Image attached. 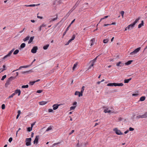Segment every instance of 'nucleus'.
<instances>
[{"instance_id": "423d86ee", "label": "nucleus", "mask_w": 147, "mask_h": 147, "mask_svg": "<svg viewBox=\"0 0 147 147\" xmlns=\"http://www.w3.org/2000/svg\"><path fill=\"white\" fill-rule=\"evenodd\" d=\"M98 56H97L95 58H94L93 60H92L90 62L91 63V64L90 66L88 68V69H91V67H92L94 65V63L96 62L97 57Z\"/></svg>"}, {"instance_id": "a18cd8bd", "label": "nucleus", "mask_w": 147, "mask_h": 147, "mask_svg": "<svg viewBox=\"0 0 147 147\" xmlns=\"http://www.w3.org/2000/svg\"><path fill=\"white\" fill-rule=\"evenodd\" d=\"M124 12L123 11H121V13H120L121 16H122V18H123V15H124Z\"/></svg>"}, {"instance_id": "e433bc0d", "label": "nucleus", "mask_w": 147, "mask_h": 147, "mask_svg": "<svg viewBox=\"0 0 147 147\" xmlns=\"http://www.w3.org/2000/svg\"><path fill=\"white\" fill-rule=\"evenodd\" d=\"M60 142H58V143H55L54 144L52 145V146L51 147H54L56 145L59 144H60Z\"/></svg>"}, {"instance_id": "6e6552de", "label": "nucleus", "mask_w": 147, "mask_h": 147, "mask_svg": "<svg viewBox=\"0 0 147 147\" xmlns=\"http://www.w3.org/2000/svg\"><path fill=\"white\" fill-rule=\"evenodd\" d=\"M113 131L115 132L116 134L118 135L123 134L121 133L120 130H118L117 128H115L114 129Z\"/></svg>"}, {"instance_id": "4be33fe9", "label": "nucleus", "mask_w": 147, "mask_h": 147, "mask_svg": "<svg viewBox=\"0 0 147 147\" xmlns=\"http://www.w3.org/2000/svg\"><path fill=\"white\" fill-rule=\"evenodd\" d=\"M146 97L144 96H142L140 98V100L141 101H144L145 100Z\"/></svg>"}, {"instance_id": "aec40b11", "label": "nucleus", "mask_w": 147, "mask_h": 147, "mask_svg": "<svg viewBox=\"0 0 147 147\" xmlns=\"http://www.w3.org/2000/svg\"><path fill=\"white\" fill-rule=\"evenodd\" d=\"M107 86H115V83H109L107 84Z\"/></svg>"}, {"instance_id": "473e14b6", "label": "nucleus", "mask_w": 147, "mask_h": 147, "mask_svg": "<svg viewBox=\"0 0 147 147\" xmlns=\"http://www.w3.org/2000/svg\"><path fill=\"white\" fill-rule=\"evenodd\" d=\"M28 85H23L22 86V88H28Z\"/></svg>"}, {"instance_id": "49530a36", "label": "nucleus", "mask_w": 147, "mask_h": 147, "mask_svg": "<svg viewBox=\"0 0 147 147\" xmlns=\"http://www.w3.org/2000/svg\"><path fill=\"white\" fill-rule=\"evenodd\" d=\"M77 64H74V66L72 68V69L73 70H74L75 69V67H76V66H77Z\"/></svg>"}, {"instance_id": "bb28decb", "label": "nucleus", "mask_w": 147, "mask_h": 147, "mask_svg": "<svg viewBox=\"0 0 147 147\" xmlns=\"http://www.w3.org/2000/svg\"><path fill=\"white\" fill-rule=\"evenodd\" d=\"M30 38V37L29 36H27L23 40L25 42L28 40H29V38Z\"/></svg>"}, {"instance_id": "052dcab7", "label": "nucleus", "mask_w": 147, "mask_h": 147, "mask_svg": "<svg viewBox=\"0 0 147 147\" xmlns=\"http://www.w3.org/2000/svg\"><path fill=\"white\" fill-rule=\"evenodd\" d=\"M74 10H73V9H72L68 13V14L69 13V14L68 15H69V14H70V13H71L72 11Z\"/></svg>"}, {"instance_id": "f3484780", "label": "nucleus", "mask_w": 147, "mask_h": 147, "mask_svg": "<svg viewBox=\"0 0 147 147\" xmlns=\"http://www.w3.org/2000/svg\"><path fill=\"white\" fill-rule=\"evenodd\" d=\"M144 21L143 20H142L141 22V23L139 24L138 26V28H140L141 27L144 25Z\"/></svg>"}, {"instance_id": "c9c22d12", "label": "nucleus", "mask_w": 147, "mask_h": 147, "mask_svg": "<svg viewBox=\"0 0 147 147\" xmlns=\"http://www.w3.org/2000/svg\"><path fill=\"white\" fill-rule=\"evenodd\" d=\"M30 71L31 70H29V71H22L21 72V73L22 74H23L26 73H29V72H31Z\"/></svg>"}, {"instance_id": "ea45409f", "label": "nucleus", "mask_w": 147, "mask_h": 147, "mask_svg": "<svg viewBox=\"0 0 147 147\" xmlns=\"http://www.w3.org/2000/svg\"><path fill=\"white\" fill-rule=\"evenodd\" d=\"M78 95L79 97L82 96L83 95V93L81 92H79V93H78Z\"/></svg>"}, {"instance_id": "c03bdc74", "label": "nucleus", "mask_w": 147, "mask_h": 147, "mask_svg": "<svg viewBox=\"0 0 147 147\" xmlns=\"http://www.w3.org/2000/svg\"><path fill=\"white\" fill-rule=\"evenodd\" d=\"M78 4H77V3H76L75 4V5L72 8L73 9V10H74L76 7L78 6Z\"/></svg>"}, {"instance_id": "ddd939ff", "label": "nucleus", "mask_w": 147, "mask_h": 147, "mask_svg": "<svg viewBox=\"0 0 147 147\" xmlns=\"http://www.w3.org/2000/svg\"><path fill=\"white\" fill-rule=\"evenodd\" d=\"M124 64L122 63L121 61H119L118 63H117L116 64L117 66H123L124 65Z\"/></svg>"}, {"instance_id": "69168bd1", "label": "nucleus", "mask_w": 147, "mask_h": 147, "mask_svg": "<svg viewBox=\"0 0 147 147\" xmlns=\"http://www.w3.org/2000/svg\"><path fill=\"white\" fill-rule=\"evenodd\" d=\"M35 122H36L31 124V127H32V128L33 126L34 125Z\"/></svg>"}, {"instance_id": "680f3d73", "label": "nucleus", "mask_w": 147, "mask_h": 147, "mask_svg": "<svg viewBox=\"0 0 147 147\" xmlns=\"http://www.w3.org/2000/svg\"><path fill=\"white\" fill-rule=\"evenodd\" d=\"M126 29H127L128 30H131V27L130 26H129V25H128Z\"/></svg>"}, {"instance_id": "2eb2a0df", "label": "nucleus", "mask_w": 147, "mask_h": 147, "mask_svg": "<svg viewBox=\"0 0 147 147\" xmlns=\"http://www.w3.org/2000/svg\"><path fill=\"white\" fill-rule=\"evenodd\" d=\"M34 36H31L30 38V39L28 42V44L30 43L34 39Z\"/></svg>"}, {"instance_id": "a878e982", "label": "nucleus", "mask_w": 147, "mask_h": 147, "mask_svg": "<svg viewBox=\"0 0 147 147\" xmlns=\"http://www.w3.org/2000/svg\"><path fill=\"white\" fill-rule=\"evenodd\" d=\"M19 52V50L18 49L16 50L13 53V54L14 55L17 54Z\"/></svg>"}, {"instance_id": "79ce46f5", "label": "nucleus", "mask_w": 147, "mask_h": 147, "mask_svg": "<svg viewBox=\"0 0 147 147\" xmlns=\"http://www.w3.org/2000/svg\"><path fill=\"white\" fill-rule=\"evenodd\" d=\"M85 87L83 86L82 87V89H81V90L80 91V92H81L83 93V92H84V88Z\"/></svg>"}, {"instance_id": "bf43d9fd", "label": "nucleus", "mask_w": 147, "mask_h": 147, "mask_svg": "<svg viewBox=\"0 0 147 147\" xmlns=\"http://www.w3.org/2000/svg\"><path fill=\"white\" fill-rule=\"evenodd\" d=\"M79 93V92L76 91L75 93V95H78Z\"/></svg>"}, {"instance_id": "09e8293b", "label": "nucleus", "mask_w": 147, "mask_h": 147, "mask_svg": "<svg viewBox=\"0 0 147 147\" xmlns=\"http://www.w3.org/2000/svg\"><path fill=\"white\" fill-rule=\"evenodd\" d=\"M12 140H13V139H12V138H11V137L9 139V140H8V141H9V142L10 143L12 141Z\"/></svg>"}, {"instance_id": "1a4fd4ad", "label": "nucleus", "mask_w": 147, "mask_h": 147, "mask_svg": "<svg viewBox=\"0 0 147 147\" xmlns=\"http://www.w3.org/2000/svg\"><path fill=\"white\" fill-rule=\"evenodd\" d=\"M38 48L37 46H34L31 50V52L33 53H35L36 52Z\"/></svg>"}, {"instance_id": "37998d69", "label": "nucleus", "mask_w": 147, "mask_h": 147, "mask_svg": "<svg viewBox=\"0 0 147 147\" xmlns=\"http://www.w3.org/2000/svg\"><path fill=\"white\" fill-rule=\"evenodd\" d=\"M75 38V35L74 34L73 35L71 38V39L72 40H73Z\"/></svg>"}, {"instance_id": "58836bf2", "label": "nucleus", "mask_w": 147, "mask_h": 147, "mask_svg": "<svg viewBox=\"0 0 147 147\" xmlns=\"http://www.w3.org/2000/svg\"><path fill=\"white\" fill-rule=\"evenodd\" d=\"M6 75H5L3 76H2V77L1 79V80H4V79L6 78Z\"/></svg>"}, {"instance_id": "0e129e2a", "label": "nucleus", "mask_w": 147, "mask_h": 147, "mask_svg": "<svg viewBox=\"0 0 147 147\" xmlns=\"http://www.w3.org/2000/svg\"><path fill=\"white\" fill-rule=\"evenodd\" d=\"M31 65H26L25 66H23V68H27L28 67L30 66Z\"/></svg>"}, {"instance_id": "72a5a7b5", "label": "nucleus", "mask_w": 147, "mask_h": 147, "mask_svg": "<svg viewBox=\"0 0 147 147\" xmlns=\"http://www.w3.org/2000/svg\"><path fill=\"white\" fill-rule=\"evenodd\" d=\"M52 129V128L51 126L49 127L47 129L46 131H48L50 130H51Z\"/></svg>"}, {"instance_id": "4d7b16f0", "label": "nucleus", "mask_w": 147, "mask_h": 147, "mask_svg": "<svg viewBox=\"0 0 147 147\" xmlns=\"http://www.w3.org/2000/svg\"><path fill=\"white\" fill-rule=\"evenodd\" d=\"M42 28V26L41 25L39 27V30H38L39 31H40L41 30Z\"/></svg>"}, {"instance_id": "4c0bfd02", "label": "nucleus", "mask_w": 147, "mask_h": 147, "mask_svg": "<svg viewBox=\"0 0 147 147\" xmlns=\"http://www.w3.org/2000/svg\"><path fill=\"white\" fill-rule=\"evenodd\" d=\"M76 107V106H72L70 107V110H74L75 109Z\"/></svg>"}, {"instance_id": "f257e3e1", "label": "nucleus", "mask_w": 147, "mask_h": 147, "mask_svg": "<svg viewBox=\"0 0 147 147\" xmlns=\"http://www.w3.org/2000/svg\"><path fill=\"white\" fill-rule=\"evenodd\" d=\"M15 77L11 76L6 81V83L5 84V87L7 88L8 86L10 84V82L11 81L15 79Z\"/></svg>"}, {"instance_id": "6ab92c4d", "label": "nucleus", "mask_w": 147, "mask_h": 147, "mask_svg": "<svg viewBox=\"0 0 147 147\" xmlns=\"http://www.w3.org/2000/svg\"><path fill=\"white\" fill-rule=\"evenodd\" d=\"M123 84L122 83H115V86H122Z\"/></svg>"}, {"instance_id": "dca6fc26", "label": "nucleus", "mask_w": 147, "mask_h": 147, "mask_svg": "<svg viewBox=\"0 0 147 147\" xmlns=\"http://www.w3.org/2000/svg\"><path fill=\"white\" fill-rule=\"evenodd\" d=\"M94 41L95 39L94 38L91 39V40H90V42H91L90 45L91 46H92L94 44Z\"/></svg>"}, {"instance_id": "2f4dec72", "label": "nucleus", "mask_w": 147, "mask_h": 147, "mask_svg": "<svg viewBox=\"0 0 147 147\" xmlns=\"http://www.w3.org/2000/svg\"><path fill=\"white\" fill-rule=\"evenodd\" d=\"M14 95H15V94H14V93H13L11 95L9 96L7 98L8 99L11 98H12Z\"/></svg>"}, {"instance_id": "864d4df0", "label": "nucleus", "mask_w": 147, "mask_h": 147, "mask_svg": "<svg viewBox=\"0 0 147 147\" xmlns=\"http://www.w3.org/2000/svg\"><path fill=\"white\" fill-rule=\"evenodd\" d=\"M129 129L130 131H133L134 130V129L132 127H130L129 128Z\"/></svg>"}, {"instance_id": "c756f323", "label": "nucleus", "mask_w": 147, "mask_h": 147, "mask_svg": "<svg viewBox=\"0 0 147 147\" xmlns=\"http://www.w3.org/2000/svg\"><path fill=\"white\" fill-rule=\"evenodd\" d=\"M109 40L107 39H104L103 40V42L104 43H107L108 42Z\"/></svg>"}, {"instance_id": "338daca9", "label": "nucleus", "mask_w": 147, "mask_h": 147, "mask_svg": "<svg viewBox=\"0 0 147 147\" xmlns=\"http://www.w3.org/2000/svg\"><path fill=\"white\" fill-rule=\"evenodd\" d=\"M138 95V94H132V96H136Z\"/></svg>"}, {"instance_id": "20e7f679", "label": "nucleus", "mask_w": 147, "mask_h": 147, "mask_svg": "<svg viewBox=\"0 0 147 147\" xmlns=\"http://www.w3.org/2000/svg\"><path fill=\"white\" fill-rule=\"evenodd\" d=\"M140 49H141L140 47H138V48H137L134 51L131 52L130 53V55H135V54H136V53H137L140 50Z\"/></svg>"}, {"instance_id": "9b49d317", "label": "nucleus", "mask_w": 147, "mask_h": 147, "mask_svg": "<svg viewBox=\"0 0 147 147\" xmlns=\"http://www.w3.org/2000/svg\"><path fill=\"white\" fill-rule=\"evenodd\" d=\"M60 105H58L57 104H55L53 106V109L54 110H56L58 109L59 106Z\"/></svg>"}, {"instance_id": "f03ea898", "label": "nucleus", "mask_w": 147, "mask_h": 147, "mask_svg": "<svg viewBox=\"0 0 147 147\" xmlns=\"http://www.w3.org/2000/svg\"><path fill=\"white\" fill-rule=\"evenodd\" d=\"M15 49L13 48L7 54L3 57V60H4L7 58L11 56V54L13 52Z\"/></svg>"}, {"instance_id": "5701e85b", "label": "nucleus", "mask_w": 147, "mask_h": 147, "mask_svg": "<svg viewBox=\"0 0 147 147\" xmlns=\"http://www.w3.org/2000/svg\"><path fill=\"white\" fill-rule=\"evenodd\" d=\"M111 112V111L109 110H108V109L107 108V109H106L104 110V112L105 113H110Z\"/></svg>"}, {"instance_id": "b1692460", "label": "nucleus", "mask_w": 147, "mask_h": 147, "mask_svg": "<svg viewBox=\"0 0 147 147\" xmlns=\"http://www.w3.org/2000/svg\"><path fill=\"white\" fill-rule=\"evenodd\" d=\"M49 46V44H47V45H46L43 46V49L44 50H46V49H48V48Z\"/></svg>"}, {"instance_id": "a19ab883", "label": "nucleus", "mask_w": 147, "mask_h": 147, "mask_svg": "<svg viewBox=\"0 0 147 147\" xmlns=\"http://www.w3.org/2000/svg\"><path fill=\"white\" fill-rule=\"evenodd\" d=\"M1 108L2 109H4L5 108V104H2L1 105Z\"/></svg>"}, {"instance_id": "39448f33", "label": "nucleus", "mask_w": 147, "mask_h": 147, "mask_svg": "<svg viewBox=\"0 0 147 147\" xmlns=\"http://www.w3.org/2000/svg\"><path fill=\"white\" fill-rule=\"evenodd\" d=\"M147 118V112L145 113L144 114L142 115H138L136 116V118L138 119L140 118Z\"/></svg>"}, {"instance_id": "603ef678", "label": "nucleus", "mask_w": 147, "mask_h": 147, "mask_svg": "<svg viewBox=\"0 0 147 147\" xmlns=\"http://www.w3.org/2000/svg\"><path fill=\"white\" fill-rule=\"evenodd\" d=\"M23 68V66H20V67L18 69H16V70H15L13 71V72H14V71H17V70H19V69H21V68Z\"/></svg>"}, {"instance_id": "e2e57ef3", "label": "nucleus", "mask_w": 147, "mask_h": 147, "mask_svg": "<svg viewBox=\"0 0 147 147\" xmlns=\"http://www.w3.org/2000/svg\"><path fill=\"white\" fill-rule=\"evenodd\" d=\"M41 26H42V27H45L46 26V25L43 24H42Z\"/></svg>"}, {"instance_id": "de8ad7c7", "label": "nucleus", "mask_w": 147, "mask_h": 147, "mask_svg": "<svg viewBox=\"0 0 147 147\" xmlns=\"http://www.w3.org/2000/svg\"><path fill=\"white\" fill-rule=\"evenodd\" d=\"M42 91V90H38L36 92L38 93H40Z\"/></svg>"}, {"instance_id": "7ed1b4c3", "label": "nucleus", "mask_w": 147, "mask_h": 147, "mask_svg": "<svg viewBox=\"0 0 147 147\" xmlns=\"http://www.w3.org/2000/svg\"><path fill=\"white\" fill-rule=\"evenodd\" d=\"M31 138H26V145L27 146H30L31 145Z\"/></svg>"}, {"instance_id": "6e6d98bb", "label": "nucleus", "mask_w": 147, "mask_h": 147, "mask_svg": "<svg viewBox=\"0 0 147 147\" xmlns=\"http://www.w3.org/2000/svg\"><path fill=\"white\" fill-rule=\"evenodd\" d=\"M74 130H73L71 131V132L69 133V135H70L71 134L73 133H74Z\"/></svg>"}, {"instance_id": "4468645a", "label": "nucleus", "mask_w": 147, "mask_h": 147, "mask_svg": "<svg viewBox=\"0 0 147 147\" xmlns=\"http://www.w3.org/2000/svg\"><path fill=\"white\" fill-rule=\"evenodd\" d=\"M21 92L20 90L17 89L15 90V92L14 93L15 94L18 93V96H19Z\"/></svg>"}, {"instance_id": "c85d7f7f", "label": "nucleus", "mask_w": 147, "mask_h": 147, "mask_svg": "<svg viewBox=\"0 0 147 147\" xmlns=\"http://www.w3.org/2000/svg\"><path fill=\"white\" fill-rule=\"evenodd\" d=\"M115 22L111 24H105L104 25V26H108L109 25H115Z\"/></svg>"}, {"instance_id": "3c124183", "label": "nucleus", "mask_w": 147, "mask_h": 147, "mask_svg": "<svg viewBox=\"0 0 147 147\" xmlns=\"http://www.w3.org/2000/svg\"><path fill=\"white\" fill-rule=\"evenodd\" d=\"M48 111L49 113L52 112L53 111V110L52 109H49L48 110Z\"/></svg>"}, {"instance_id": "f8f14e48", "label": "nucleus", "mask_w": 147, "mask_h": 147, "mask_svg": "<svg viewBox=\"0 0 147 147\" xmlns=\"http://www.w3.org/2000/svg\"><path fill=\"white\" fill-rule=\"evenodd\" d=\"M40 5V4H31L30 5H25L24 6L27 7H34L36 6H38Z\"/></svg>"}, {"instance_id": "774afa93", "label": "nucleus", "mask_w": 147, "mask_h": 147, "mask_svg": "<svg viewBox=\"0 0 147 147\" xmlns=\"http://www.w3.org/2000/svg\"><path fill=\"white\" fill-rule=\"evenodd\" d=\"M34 134V133L33 132H32V134H31V136L32 138H33V137Z\"/></svg>"}, {"instance_id": "f704fd0d", "label": "nucleus", "mask_w": 147, "mask_h": 147, "mask_svg": "<svg viewBox=\"0 0 147 147\" xmlns=\"http://www.w3.org/2000/svg\"><path fill=\"white\" fill-rule=\"evenodd\" d=\"M32 127H28L27 128V130L28 131H30L32 130Z\"/></svg>"}, {"instance_id": "13d9d810", "label": "nucleus", "mask_w": 147, "mask_h": 147, "mask_svg": "<svg viewBox=\"0 0 147 147\" xmlns=\"http://www.w3.org/2000/svg\"><path fill=\"white\" fill-rule=\"evenodd\" d=\"M109 17H110V16H104V17H102L101 18H106Z\"/></svg>"}, {"instance_id": "8fccbe9b", "label": "nucleus", "mask_w": 147, "mask_h": 147, "mask_svg": "<svg viewBox=\"0 0 147 147\" xmlns=\"http://www.w3.org/2000/svg\"><path fill=\"white\" fill-rule=\"evenodd\" d=\"M129 82L127 79H125L124 80V83H128Z\"/></svg>"}, {"instance_id": "5fc2aeb1", "label": "nucleus", "mask_w": 147, "mask_h": 147, "mask_svg": "<svg viewBox=\"0 0 147 147\" xmlns=\"http://www.w3.org/2000/svg\"><path fill=\"white\" fill-rule=\"evenodd\" d=\"M77 104V102H75L73 103V106H76H76Z\"/></svg>"}, {"instance_id": "cd10ccee", "label": "nucleus", "mask_w": 147, "mask_h": 147, "mask_svg": "<svg viewBox=\"0 0 147 147\" xmlns=\"http://www.w3.org/2000/svg\"><path fill=\"white\" fill-rule=\"evenodd\" d=\"M3 69H2V70H1V72L3 71L4 70H6L7 69V68L6 67V66H5V65H3Z\"/></svg>"}, {"instance_id": "9d476101", "label": "nucleus", "mask_w": 147, "mask_h": 147, "mask_svg": "<svg viewBox=\"0 0 147 147\" xmlns=\"http://www.w3.org/2000/svg\"><path fill=\"white\" fill-rule=\"evenodd\" d=\"M39 137V136L38 135L36 136V138L33 142L34 144H35V143H36V144H38V138Z\"/></svg>"}, {"instance_id": "a211bd4d", "label": "nucleus", "mask_w": 147, "mask_h": 147, "mask_svg": "<svg viewBox=\"0 0 147 147\" xmlns=\"http://www.w3.org/2000/svg\"><path fill=\"white\" fill-rule=\"evenodd\" d=\"M47 103V102L44 101H42L39 102V104L40 105H43L46 104Z\"/></svg>"}, {"instance_id": "7c9ffc66", "label": "nucleus", "mask_w": 147, "mask_h": 147, "mask_svg": "<svg viewBox=\"0 0 147 147\" xmlns=\"http://www.w3.org/2000/svg\"><path fill=\"white\" fill-rule=\"evenodd\" d=\"M35 83V82L34 81L30 82L29 84L30 85H33Z\"/></svg>"}, {"instance_id": "0eeeda50", "label": "nucleus", "mask_w": 147, "mask_h": 147, "mask_svg": "<svg viewBox=\"0 0 147 147\" xmlns=\"http://www.w3.org/2000/svg\"><path fill=\"white\" fill-rule=\"evenodd\" d=\"M139 19H136L133 23L129 25V26H130L131 27V29H132L134 28L135 25L138 22Z\"/></svg>"}, {"instance_id": "412c9836", "label": "nucleus", "mask_w": 147, "mask_h": 147, "mask_svg": "<svg viewBox=\"0 0 147 147\" xmlns=\"http://www.w3.org/2000/svg\"><path fill=\"white\" fill-rule=\"evenodd\" d=\"M133 60H129L125 63V64L126 65H128L130 64L133 61Z\"/></svg>"}, {"instance_id": "393cba45", "label": "nucleus", "mask_w": 147, "mask_h": 147, "mask_svg": "<svg viewBox=\"0 0 147 147\" xmlns=\"http://www.w3.org/2000/svg\"><path fill=\"white\" fill-rule=\"evenodd\" d=\"M26 46V44L25 43H22L20 45V48H23L25 47Z\"/></svg>"}]
</instances>
